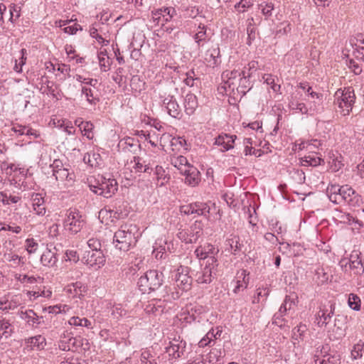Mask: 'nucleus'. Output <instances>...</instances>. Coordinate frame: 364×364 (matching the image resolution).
<instances>
[{"instance_id":"0e129e2a","label":"nucleus","mask_w":364,"mask_h":364,"mask_svg":"<svg viewBox=\"0 0 364 364\" xmlns=\"http://www.w3.org/2000/svg\"><path fill=\"white\" fill-rule=\"evenodd\" d=\"M75 78H76L77 81H78L81 83L85 84V85H90L94 87H95L96 85L97 84V79L84 77L83 76H82L80 75H76Z\"/></svg>"},{"instance_id":"f704fd0d","label":"nucleus","mask_w":364,"mask_h":364,"mask_svg":"<svg viewBox=\"0 0 364 364\" xmlns=\"http://www.w3.org/2000/svg\"><path fill=\"white\" fill-rule=\"evenodd\" d=\"M315 275L318 284H323L331 280L332 276L323 267H318L315 270Z\"/></svg>"},{"instance_id":"de8ad7c7","label":"nucleus","mask_w":364,"mask_h":364,"mask_svg":"<svg viewBox=\"0 0 364 364\" xmlns=\"http://www.w3.org/2000/svg\"><path fill=\"white\" fill-rule=\"evenodd\" d=\"M364 351V342L359 341V342L355 344L351 350V357L353 360L360 359L363 356Z\"/></svg>"},{"instance_id":"49530a36","label":"nucleus","mask_w":364,"mask_h":364,"mask_svg":"<svg viewBox=\"0 0 364 364\" xmlns=\"http://www.w3.org/2000/svg\"><path fill=\"white\" fill-rule=\"evenodd\" d=\"M83 345V338L81 337H72L69 338L68 341V350H77L79 348L82 347Z\"/></svg>"},{"instance_id":"423d86ee","label":"nucleus","mask_w":364,"mask_h":364,"mask_svg":"<svg viewBox=\"0 0 364 364\" xmlns=\"http://www.w3.org/2000/svg\"><path fill=\"white\" fill-rule=\"evenodd\" d=\"M90 190L106 198H111L118 189V183L114 178L102 176L96 185H90Z\"/></svg>"},{"instance_id":"0eeeda50","label":"nucleus","mask_w":364,"mask_h":364,"mask_svg":"<svg viewBox=\"0 0 364 364\" xmlns=\"http://www.w3.org/2000/svg\"><path fill=\"white\" fill-rule=\"evenodd\" d=\"M85 220L77 210H69L63 221L64 228L72 235H75L85 225Z\"/></svg>"},{"instance_id":"393cba45","label":"nucleus","mask_w":364,"mask_h":364,"mask_svg":"<svg viewBox=\"0 0 364 364\" xmlns=\"http://www.w3.org/2000/svg\"><path fill=\"white\" fill-rule=\"evenodd\" d=\"M134 168L136 172L150 173V171L153 170L151 162L143 159L140 156H134Z\"/></svg>"},{"instance_id":"4468645a","label":"nucleus","mask_w":364,"mask_h":364,"mask_svg":"<svg viewBox=\"0 0 364 364\" xmlns=\"http://www.w3.org/2000/svg\"><path fill=\"white\" fill-rule=\"evenodd\" d=\"M29 198V205L32 206L33 210L37 215H44L46 213V205L44 198L41 193L28 192L24 194Z\"/></svg>"},{"instance_id":"cd10ccee","label":"nucleus","mask_w":364,"mask_h":364,"mask_svg":"<svg viewBox=\"0 0 364 364\" xmlns=\"http://www.w3.org/2000/svg\"><path fill=\"white\" fill-rule=\"evenodd\" d=\"M41 262L44 266L53 267L58 262L56 252L46 249L41 256Z\"/></svg>"},{"instance_id":"4c0bfd02","label":"nucleus","mask_w":364,"mask_h":364,"mask_svg":"<svg viewBox=\"0 0 364 364\" xmlns=\"http://www.w3.org/2000/svg\"><path fill=\"white\" fill-rule=\"evenodd\" d=\"M171 164L177 168L181 173L184 171V169L188 168V166H191V164L188 163L186 157L181 155L173 158L171 159Z\"/></svg>"},{"instance_id":"a211bd4d","label":"nucleus","mask_w":364,"mask_h":364,"mask_svg":"<svg viewBox=\"0 0 364 364\" xmlns=\"http://www.w3.org/2000/svg\"><path fill=\"white\" fill-rule=\"evenodd\" d=\"M334 306L331 305L330 310L320 309L315 316V323L318 327L326 326L330 323L331 317L333 315Z\"/></svg>"},{"instance_id":"864d4df0","label":"nucleus","mask_w":364,"mask_h":364,"mask_svg":"<svg viewBox=\"0 0 364 364\" xmlns=\"http://www.w3.org/2000/svg\"><path fill=\"white\" fill-rule=\"evenodd\" d=\"M292 304L293 301L291 300L290 297L287 296L279 311L277 312V317L284 316L287 310L291 309Z\"/></svg>"},{"instance_id":"5701e85b","label":"nucleus","mask_w":364,"mask_h":364,"mask_svg":"<svg viewBox=\"0 0 364 364\" xmlns=\"http://www.w3.org/2000/svg\"><path fill=\"white\" fill-rule=\"evenodd\" d=\"M185 112L191 116L194 114L198 106L197 97L193 93H188L184 99Z\"/></svg>"},{"instance_id":"412c9836","label":"nucleus","mask_w":364,"mask_h":364,"mask_svg":"<svg viewBox=\"0 0 364 364\" xmlns=\"http://www.w3.org/2000/svg\"><path fill=\"white\" fill-rule=\"evenodd\" d=\"M236 138L235 135L220 134L215 138V144L222 146V151H226L234 147V142Z\"/></svg>"},{"instance_id":"3c124183","label":"nucleus","mask_w":364,"mask_h":364,"mask_svg":"<svg viewBox=\"0 0 364 364\" xmlns=\"http://www.w3.org/2000/svg\"><path fill=\"white\" fill-rule=\"evenodd\" d=\"M230 249L233 251L234 255L241 251L242 245L240 243V238L238 236L233 235L231 238L227 240Z\"/></svg>"},{"instance_id":"72a5a7b5","label":"nucleus","mask_w":364,"mask_h":364,"mask_svg":"<svg viewBox=\"0 0 364 364\" xmlns=\"http://www.w3.org/2000/svg\"><path fill=\"white\" fill-rule=\"evenodd\" d=\"M81 94L86 98L87 102L91 105H96L100 102V98L95 95L94 91L86 86H82Z\"/></svg>"},{"instance_id":"b1692460","label":"nucleus","mask_w":364,"mask_h":364,"mask_svg":"<svg viewBox=\"0 0 364 364\" xmlns=\"http://www.w3.org/2000/svg\"><path fill=\"white\" fill-rule=\"evenodd\" d=\"M24 321L26 322V326L36 328L43 321V317L37 316L33 310H28L24 312Z\"/></svg>"},{"instance_id":"dca6fc26","label":"nucleus","mask_w":364,"mask_h":364,"mask_svg":"<svg viewBox=\"0 0 364 364\" xmlns=\"http://www.w3.org/2000/svg\"><path fill=\"white\" fill-rule=\"evenodd\" d=\"M53 176H55V180L59 182L58 186L60 188L70 187L74 182V173L73 172H70L66 168L63 170L54 171Z\"/></svg>"},{"instance_id":"ea45409f","label":"nucleus","mask_w":364,"mask_h":364,"mask_svg":"<svg viewBox=\"0 0 364 364\" xmlns=\"http://www.w3.org/2000/svg\"><path fill=\"white\" fill-rule=\"evenodd\" d=\"M198 47L203 46L206 40V26L200 23L197 33L193 36Z\"/></svg>"},{"instance_id":"20e7f679","label":"nucleus","mask_w":364,"mask_h":364,"mask_svg":"<svg viewBox=\"0 0 364 364\" xmlns=\"http://www.w3.org/2000/svg\"><path fill=\"white\" fill-rule=\"evenodd\" d=\"M163 284V274L156 269L147 271L141 276L137 282L139 290L143 294H149L159 289Z\"/></svg>"},{"instance_id":"a19ab883","label":"nucleus","mask_w":364,"mask_h":364,"mask_svg":"<svg viewBox=\"0 0 364 364\" xmlns=\"http://www.w3.org/2000/svg\"><path fill=\"white\" fill-rule=\"evenodd\" d=\"M247 44L250 45L252 41L256 38V27L253 17L248 18L247 20Z\"/></svg>"},{"instance_id":"e2e57ef3","label":"nucleus","mask_w":364,"mask_h":364,"mask_svg":"<svg viewBox=\"0 0 364 364\" xmlns=\"http://www.w3.org/2000/svg\"><path fill=\"white\" fill-rule=\"evenodd\" d=\"M332 351L330 350V346L328 344L322 346L321 348L318 347L314 355L315 359L323 358V355H328Z\"/></svg>"},{"instance_id":"f257e3e1","label":"nucleus","mask_w":364,"mask_h":364,"mask_svg":"<svg viewBox=\"0 0 364 364\" xmlns=\"http://www.w3.org/2000/svg\"><path fill=\"white\" fill-rule=\"evenodd\" d=\"M326 193L329 200L335 204L347 203L352 205L353 198L356 196L355 191L348 185H330L327 187Z\"/></svg>"},{"instance_id":"6e6d98bb","label":"nucleus","mask_w":364,"mask_h":364,"mask_svg":"<svg viewBox=\"0 0 364 364\" xmlns=\"http://www.w3.org/2000/svg\"><path fill=\"white\" fill-rule=\"evenodd\" d=\"M140 360L141 364H157L154 355L148 350L141 353Z\"/></svg>"},{"instance_id":"2eb2a0df","label":"nucleus","mask_w":364,"mask_h":364,"mask_svg":"<svg viewBox=\"0 0 364 364\" xmlns=\"http://www.w3.org/2000/svg\"><path fill=\"white\" fill-rule=\"evenodd\" d=\"M82 259L86 264L97 267H100L105 262L102 251H85Z\"/></svg>"},{"instance_id":"a878e982","label":"nucleus","mask_w":364,"mask_h":364,"mask_svg":"<svg viewBox=\"0 0 364 364\" xmlns=\"http://www.w3.org/2000/svg\"><path fill=\"white\" fill-rule=\"evenodd\" d=\"M87 287L81 282H76L68 285L65 288L67 293L71 294L73 297L80 298L83 293L86 291Z\"/></svg>"},{"instance_id":"052dcab7","label":"nucleus","mask_w":364,"mask_h":364,"mask_svg":"<svg viewBox=\"0 0 364 364\" xmlns=\"http://www.w3.org/2000/svg\"><path fill=\"white\" fill-rule=\"evenodd\" d=\"M355 46L353 50V55L355 58L364 62V40L360 41V44L355 45Z\"/></svg>"},{"instance_id":"4be33fe9","label":"nucleus","mask_w":364,"mask_h":364,"mask_svg":"<svg viewBox=\"0 0 364 364\" xmlns=\"http://www.w3.org/2000/svg\"><path fill=\"white\" fill-rule=\"evenodd\" d=\"M205 60L210 67L215 68L219 65L221 63L220 48L217 47L208 49L205 54Z\"/></svg>"},{"instance_id":"f8f14e48","label":"nucleus","mask_w":364,"mask_h":364,"mask_svg":"<svg viewBox=\"0 0 364 364\" xmlns=\"http://www.w3.org/2000/svg\"><path fill=\"white\" fill-rule=\"evenodd\" d=\"M162 106L166 108L167 113L171 117L178 119L182 117L181 107L173 95L165 97L162 101Z\"/></svg>"},{"instance_id":"1a4fd4ad","label":"nucleus","mask_w":364,"mask_h":364,"mask_svg":"<svg viewBox=\"0 0 364 364\" xmlns=\"http://www.w3.org/2000/svg\"><path fill=\"white\" fill-rule=\"evenodd\" d=\"M211 264H205L204 267L196 274V281L198 284H210L215 274L216 268L218 265V259H209Z\"/></svg>"},{"instance_id":"f03ea898","label":"nucleus","mask_w":364,"mask_h":364,"mask_svg":"<svg viewBox=\"0 0 364 364\" xmlns=\"http://www.w3.org/2000/svg\"><path fill=\"white\" fill-rule=\"evenodd\" d=\"M136 230V226L135 225L128 223L122 225L114 235L115 247L119 250L128 251L135 239L134 231Z\"/></svg>"},{"instance_id":"e433bc0d","label":"nucleus","mask_w":364,"mask_h":364,"mask_svg":"<svg viewBox=\"0 0 364 364\" xmlns=\"http://www.w3.org/2000/svg\"><path fill=\"white\" fill-rule=\"evenodd\" d=\"M270 293V288L267 286L258 287L256 289L255 296L252 300L253 304H259L261 299L264 298L262 302L265 301Z\"/></svg>"},{"instance_id":"39448f33","label":"nucleus","mask_w":364,"mask_h":364,"mask_svg":"<svg viewBox=\"0 0 364 364\" xmlns=\"http://www.w3.org/2000/svg\"><path fill=\"white\" fill-rule=\"evenodd\" d=\"M240 76L241 73L237 70L224 71L221 76L223 82L218 87L220 92L227 95H234L235 90L237 91Z\"/></svg>"},{"instance_id":"58836bf2","label":"nucleus","mask_w":364,"mask_h":364,"mask_svg":"<svg viewBox=\"0 0 364 364\" xmlns=\"http://www.w3.org/2000/svg\"><path fill=\"white\" fill-rule=\"evenodd\" d=\"M193 206L195 215L208 217L210 208L207 203L196 202L193 203Z\"/></svg>"},{"instance_id":"774afa93","label":"nucleus","mask_w":364,"mask_h":364,"mask_svg":"<svg viewBox=\"0 0 364 364\" xmlns=\"http://www.w3.org/2000/svg\"><path fill=\"white\" fill-rule=\"evenodd\" d=\"M347 320L348 318L346 316L342 314L336 315L334 320V327H346Z\"/></svg>"},{"instance_id":"7c9ffc66","label":"nucleus","mask_w":364,"mask_h":364,"mask_svg":"<svg viewBox=\"0 0 364 364\" xmlns=\"http://www.w3.org/2000/svg\"><path fill=\"white\" fill-rule=\"evenodd\" d=\"M154 175L158 182L157 185L163 186L167 183L170 177L166 173L165 169L161 166L156 165L154 169Z\"/></svg>"},{"instance_id":"7ed1b4c3","label":"nucleus","mask_w":364,"mask_h":364,"mask_svg":"<svg viewBox=\"0 0 364 364\" xmlns=\"http://www.w3.org/2000/svg\"><path fill=\"white\" fill-rule=\"evenodd\" d=\"M355 101L354 90L351 87H345L344 90H338L334 95V104L338 106L339 112L343 116L350 114Z\"/></svg>"},{"instance_id":"aec40b11","label":"nucleus","mask_w":364,"mask_h":364,"mask_svg":"<svg viewBox=\"0 0 364 364\" xmlns=\"http://www.w3.org/2000/svg\"><path fill=\"white\" fill-rule=\"evenodd\" d=\"M46 346V339L41 335L28 338L25 341L24 349L28 350H41Z\"/></svg>"},{"instance_id":"c9c22d12","label":"nucleus","mask_w":364,"mask_h":364,"mask_svg":"<svg viewBox=\"0 0 364 364\" xmlns=\"http://www.w3.org/2000/svg\"><path fill=\"white\" fill-rule=\"evenodd\" d=\"M252 85L250 79L240 77L238 86L237 87V92L241 97L244 96L252 88Z\"/></svg>"},{"instance_id":"338daca9","label":"nucleus","mask_w":364,"mask_h":364,"mask_svg":"<svg viewBox=\"0 0 364 364\" xmlns=\"http://www.w3.org/2000/svg\"><path fill=\"white\" fill-rule=\"evenodd\" d=\"M87 245L90 248V251H101V243L96 238H90L87 241Z\"/></svg>"},{"instance_id":"c03bdc74","label":"nucleus","mask_w":364,"mask_h":364,"mask_svg":"<svg viewBox=\"0 0 364 364\" xmlns=\"http://www.w3.org/2000/svg\"><path fill=\"white\" fill-rule=\"evenodd\" d=\"M99 64L102 71L106 72L110 68V60L106 51H100L98 53Z\"/></svg>"},{"instance_id":"13d9d810","label":"nucleus","mask_w":364,"mask_h":364,"mask_svg":"<svg viewBox=\"0 0 364 364\" xmlns=\"http://www.w3.org/2000/svg\"><path fill=\"white\" fill-rule=\"evenodd\" d=\"M348 303L349 306L353 310L358 311L360 308V299L354 294L349 295Z\"/></svg>"},{"instance_id":"bb28decb","label":"nucleus","mask_w":364,"mask_h":364,"mask_svg":"<svg viewBox=\"0 0 364 364\" xmlns=\"http://www.w3.org/2000/svg\"><path fill=\"white\" fill-rule=\"evenodd\" d=\"M324 163V160L319 157L317 154H311L300 159V164L302 166H317Z\"/></svg>"},{"instance_id":"c85d7f7f","label":"nucleus","mask_w":364,"mask_h":364,"mask_svg":"<svg viewBox=\"0 0 364 364\" xmlns=\"http://www.w3.org/2000/svg\"><path fill=\"white\" fill-rule=\"evenodd\" d=\"M40 242L41 240L39 236L28 237L24 242V249L29 255H34L40 247Z\"/></svg>"},{"instance_id":"4d7b16f0","label":"nucleus","mask_w":364,"mask_h":364,"mask_svg":"<svg viewBox=\"0 0 364 364\" xmlns=\"http://www.w3.org/2000/svg\"><path fill=\"white\" fill-rule=\"evenodd\" d=\"M11 327L10 323L5 320H0V338L2 336L8 338L11 335Z\"/></svg>"},{"instance_id":"a18cd8bd","label":"nucleus","mask_w":364,"mask_h":364,"mask_svg":"<svg viewBox=\"0 0 364 364\" xmlns=\"http://www.w3.org/2000/svg\"><path fill=\"white\" fill-rule=\"evenodd\" d=\"M249 273L247 272V270H242L241 275L243 277V280H237L235 282V286L233 289V292L235 294H238L240 291L245 290L247 287L248 280L245 281V277L247 276Z\"/></svg>"},{"instance_id":"37998d69","label":"nucleus","mask_w":364,"mask_h":364,"mask_svg":"<svg viewBox=\"0 0 364 364\" xmlns=\"http://www.w3.org/2000/svg\"><path fill=\"white\" fill-rule=\"evenodd\" d=\"M307 326L305 324L300 323L294 327L292 330V339L294 341H302L304 338V334L307 331Z\"/></svg>"},{"instance_id":"6e6552de","label":"nucleus","mask_w":364,"mask_h":364,"mask_svg":"<svg viewBox=\"0 0 364 364\" xmlns=\"http://www.w3.org/2000/svg\"><path fill=\"white\" fill-rule=\"evenodd\" d=\"M186 348V342L180 336H175L169 341L166 347V352L168 354L169 360H177L184 355Z\"/></svg>"},{"instance_id":"09e8293b","label":"nucleus","mask_w":364,"mask_h":364,"mask_svg":"<svg viewBox=\"0 0 364 364\" xmlns=\"http://www.w3.org/2000/svg\"><path fill=\"white\" fill-rule=\"evenodd\" d=\"M80 129L82 132H84V135L88 139H92L94 136L92 129L94 128V125L90 122H81L79 125Z\"/></svg>"},{"instance_id":"6ab92c4d","label":"nucleus","mask_w":364,"mask_h":364,"mask_svg":"<svg viewBox=\"0 0 364 364\" xmlns=\"http://www.w3.org/2000/svg\"><path fill=\"white\" fill-rule=\"evenodd\" d=\"M119 146L122 148L124 152L136 154L141 149L139 141L132 137H127L121 139L119 143Z\"/></svg>"},{"instance_id":"680f3d73","label":"nucleus","mask_w":364,"mask_h":364,"mask_svg":"<svg viewBox=\"0 0 364 364\" xmlns=\"http://www.w3.org/2000/svg\"><path fill=\"white\" fill-rule=\"evenodd\" d=\"M279 27H280V28L277 31V34H276L279 37H280L281 36H283V35H287L291 30V24L288 21H284V22L281 23L279 25Z\"/></svg>"},{"instance_id":"9b49d317","label":"nucleus","mask_w":364,"mask_h":364,"mask_svg":"<svg viewBox=\"0 0 364 364\" xmlns=\"http://www.w3.org/2000/svg\"><path fill=\"white\" fill-rule=\"evenodd\" d=\"M219 252L218 247L210 243L198 246L195 250V255L199 259H205V264H211L210 258L218 259L215 257Z\"/></svg>"},{"instance_id":"f3484780","label":"nucleus","mask_w":364,"mask_h":364,"mask_svg":"<svg viewBox=\"0 0 364 364\" xmlns=\"http://www.w3.org/2000/svg\"><path fill=\"white\" fill-rule=\"evenodd\" d=\"M185 176V183L188 186L195 187L200 181V173L197 168L193 166H188L182 173Z\"/></svg>"},{"instance_id":"c756f323","label":"nucleus","mask_w":364,"mask_h":364,"mask_svg":"<svg viewBox=\"0 0 364 364\" xmlns=\"http://www.w3.org/2000/svg\"><path fill=\"white\" fill-rule=\"evenodd\" d=\"M341 356L334 351L329 353L328 355H323V358L315 359L316 364H340Z\"/></svg>"},{"instance_id":"2f4dec72","label":"nucleus","mask_w":364,"mask_h":364,"mask_svg":"<svg viewBox=\"0 0 364 364\" xmlns=\"http://www.w3.org/2000/svg\"><path fill=\"white\" fill-rule=\"evenodd\" d=\"M25 130H26V132L24 133V135H26V138L29 140L24 139V144L27 141V143L30 144L32 142L31 140L33 139L34 143L39 146L41 141L40 132L31 127L27 129V127L24 126V131Z\"/></svg>"},{"instance_id":"9d476101","label":"nucleus","mask_w":364,"mask_h":364,"mask_svg":"<svg viewBox=\"0 0 364 364\" xmlns=\"http://www.w3.org/2000/svg\"><path fill=\"white\" fill-rule=\"evenodd\" d=\"M188 268L180 266L174 275V280L177 287L182 291L190 289L192 284V278L188 275Z\"/></svg>"},{"instance_id":"8fccbe9b","label":"nucleus","mask_w":364,"mask_h":364,"mask_svg":"<svg viewBox=\"0 0 364 364\" xmlns=\"http://www.w3.org/2000/svg\"><path fill=\"white\" fill-rule=\"evenodd\" d=\"M291 178L298 184H303L305 183V173L304 171L299 168H293L290 172Z\"/></svg>"},{"instance_id":"79ce46f5","label":"nucleus","mask_w":364,"mask_h":364,"mask_svg":"<svg viewBox=\"0 0 364 364\" xmlns=\"http://www.w3.org/2000/svg\"><path fill=\"white\" fill-rule=\"evenodd\" d=\"M83 160L87 162L90 166L96 167L100 164L101 156L100 154L92 152L85 154Z\"/></svg>"},{"instance_id":"ddd939ff","label":"nucleus","mask_w":364,"mask_h":364,"mask_svg":"<svg viewBox=\"0 0 364 364\" xmlns=\"http://www.w3.org/2000/svg\"><path fill=\"white\" fill-rule=\"evenodd\" d=\"M289 107L291 110L296 113L307 115H314L318 111L316 105H314V107H310L308 108L304 103L299 102L296 96H294L293 95H291L289 100Z\"/></svg>"},{"instance_id":"bf43d9fd","label":"nucleus","mask_w":364,"mask_h":364,"mask_svg":"<svg viewBox=\"0 0 364 364\" xmlns=\"http://www.w3.org/2000/svg\"><path fill=\"white\" fill-rule=\"evenodd\" d=\"M253 6V3L251 0H240L238 3L235 5V9L238 12H245L247 9L250 8Z\"/></svg>"},{"instance_id":"603ef678","label":"nucleus","mask_w":364,"mask_h":364,"mask_svg":"<svg viewBox=\"0 0 364 364\" xmlns=\"http://www.w3.org/2000/svg\"><path fill=\"white\" fill-rule=\"evenodd\" d=\"M264 82L271 86L274 92L280 93L281 85L275 83V77L271 74H265L263 76Z\"/></svg>"},{"instance_id":"69168bd1","label":"nucleus","mask_w":364,"mask_h":364,"mask_svg":"<svg viewBox=\"0 0 364 364\" xmlns=\"http://www.w3.org/2000/svg\"><path fill=\"white\" fill-rule=\"evenodd\" d=\"M190 230H191V232L192 233V236L191 237H193V242L195 243V242H196L198 241L199 237H200V236L202 235L203 230L196 224H195L194 225L191 226Z\"/></svg>"},{"instance_id":"473e14b6","label":"nucleus","mask_w":364,"mask_h":364,"mask_svg":"<svg viewBox=\"0 0 364 364\" xmlns=\"http://www.w3.org/2000/svg\"><path fill=\"white\" fill-rule=\"evenodd\" d=\"M341 266L346 269L348 265H349V268L355 270V273L360 274L364 272V267L363 263L360 260H353L350 261V262H348L346 259H341L340 262Z\"/></svg>"},{"instance_id":"5fc2aeb1","label":"nucleus","mask_w":364,"mask_h":364,"mask_svg":"<svg viewBox=\"0 0 364 364\" xmlns=\"http://www.w3.org/2000/svg\"><path fill=\"white\" fill-rule=\"evenodd\" d=\"M191 236L192 233L191 232V230H182L179 231L177 234L178 238L186 244L194 243L193 237Z\"/></svg>"}]
</instances>
